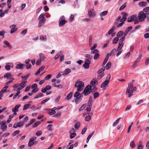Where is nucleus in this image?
<instances>
[{"instance_id":"1","label":"nucleus","mask_w":149,"mask_h":149,"mask_svg":"<svg viewBox=\"0 0 149 149\" xmlns=\"http://www.w3.org/2000/svg\"><path fill=\"white\" fill-rule=\"evenodd\" d=\"M128 87L127 88L126 93H128V97H131L132 95L133 91H136V87L133 88L132 85V83H129L128 84Z\"/></svg>"},{"instance_id":"2","label":"nucleus","mask_w":149,"mask_h":149,"mask_svg":"<svg viewBox=\"0 0 149 149\" xmlns=\"http://www.w3.org/2000/svg\"><path fill=\"white\" fill-rule=\"evenodd\" d=\"M74 86L77 88V91H81L84 88V83L81 81H78L75 83Z\"/></svg>"},{"instance_id":"3","label":"nucleus","mask_w":149,"mask_h":149,"mask_svg":"<svg viewBox=\"0 0 149 149\" xmlns=\"http://www.w3.org/2000/svg\"><path fill=\"white\" fill-rule=\"evenodd\" d=\"M93 88H92L91 86L90 85H88L85 88L83 92L84 93V95L86 96L88 95L92 91V89Z\"/></svg>"},{"instance_id":"4","label":"nucleus","mask_w":149,"mask_h":149,"mask_svg":"<svg viewBox=\"0 0 149 149\" xmlns=\"http://www.w3.org/2000/svg\"><path fill=\"white\" fill-rule=\"evenodd\" d=\"M138 17L140 22L144 21L146 19V14L143 12L141 11L139 13Z\"/></svg>"},{"instance_id":"5","label":"nucleus","mask_w":149,"mask_h":149,"mask_svg":"<svg viewBox=\"0 0 149 149\" xmlns=\"http://www.w3.org/2000/svg\"><path fill=\"white\" fill-rule=\"evenodd\" d=\"M111 77L110 74H108L106 78V80L101 85V87L103 88V89H105V88H104L108 84L109 82V80Z\"/></svg>"},{"instance_id":"6","label":"nucleus","mask_w":149,"mask_h":149,"mask_svg":"<svg viewBox=\"0 0 149 149\" xmlns=\"http://www.w3.org/2000/svg\"><path fill=\"white\" fill-rule=\"evenodd\" d=\"M93 10H94L93 9H90L88 10V14L91 18L93 17L95 15V14L93 12Z\"/></svg>"},{"instance_id":"7","label":"nucleus","mask_w":149,"mask_h":149,"mask_svg":"<svg viewBox=\"0 0 149 149\" xmlns=\"http://www.w3.org/2000/svg\"><path fill=\"white\" fill-rule=\"evenodd\" d=\"M126 36H125L124 34L123 36L120 38L118 43V48L120 47V46H121L120 48H122L123 46V42L125 39V37Z\"/></svg>"},{"instance_id":"8","label":"nucleus","mask_w":149,"mask_h":149,"mask_svg":"<svg viewBox=\"0 0 149 149\" xmlns=\"http://www.w3.org/2000/svg\"><path fill=\"white\" fill-rule=\"evenodd\" d=\"M122 14L123 15L122 18L120 20V22H123L126 20L127 19L126 17L128 15V14L127 13H125L124 12H123L122 13Z\"/></svg>"},{"instance_id":"9","label":"nucleus","mask_w":149,"mask_h":149,"mask_svg":"<svg viewBox=\"0 0 149 149\" xmlns=\"http://www.w3.org/2000/svg\"><path fill=\"white\" fill-rule=\"evenodd\" d=\"M137 15L136 14L132 16L131 17H129L127 19V22H130L136 19L137 17Z\"/></svg>"},{"instance_id":"10","label":"nucleus","mask_w":149,"mask_h":149,"mask_svg":"<svg viewBox=\"0 0 149 149\" xmlns=\"http://www.w3.org/2000/svg\"><path fill=\"white\" fill-rule=\"evenodd\" d=\"M45 20L46 19L45 17H43L42 19L39 21L38 24V26L39 27H40L43 25L44 24Z\"/></svg>"},{"instance_id":"11","label":"nucleus","mask_w":149,"mask_h":149,"mask_svg":"<svg viewBox=\"0 0 149 149\" xmlns=\"http://www.w3.org/2000/svg\"><path fill=\"white\" fill-rule=\"evenodd\" d=\"M24 65L23 64L21 63L16 64L15 68L16 69H20L22 70L23 69Z\"/></svg>"},{"instance_id":"12","label":"nucleus","mask_w":149,"mask_h":149,"mask_svg":"<svg viewBox=\"0 0 149 149\" xmlns=\"http://www.w3.org/2000/svg\"><path fill=\"white\" fill-rule=\"evenodd\" d=\"M98 82L95 79H93L91 82V86H95L97 84Z\"/></svg>"},{"instance_id":"13","label":"nucleus","mask_w":149,"mask_h":149,"mask_svg":"<svg viewBox=\"0 0 149 149\" xmlns=\"http://www.w3.org/2000/svg\"><path fill=\"white\" fill-rule=\"evenodd\" d=\"M21 105L18 104L14 108L12 109V111L13 112H17L18 111V108L20 107Z\"/></svg>"},{"instance_id":"14","label":"nucleus","mask_w":149,"mask_h":149,"mask_svg":"<svg viewBox=\"0 0 149 149\" xmlns=\"http://www.w3.org/2000/svg\"><path fill=\"white\" fill-rule=\"evenodd\" d=\"M132 26H130L127 28L125 31L124 34H125V36H126L128 34V32L132 29Z\"/></svg>"},{"instance_id":"15","label":"nucleus","mask_w":149,"mask_h":149,"mask_svg":"<svg viewBox=\"0 0 149 149\" xmlns=\"http://www.w3.org/2000/svg\"><path fill=\"white\" fill-rule=\"evenodd\" d=\"M147 3L146 2L141 1L139 3V5L141 7H145L147 6Z\"/></svg>"},{"instance_id":"16","label":"nucleus","mask_w":149,"mask_h":149,"mask_svg":"<svg viewBox=\"0 0 149 149\" xmlns=\"http://www.w3.org/2000/svg\"><path fill=\"white\" fill-rule=\"evenodd\" d=\"M45 66L43 65L41 67H40L37 72L35 73V75H37L39 74L40 72L41 71L43 70L45 68Z\"/></svg>"},{"instance_id":"17","label":"nucleus","mask_w":149,"mask_h":149,"mask_svg":"<svg viewBox=\"0 0 149 149\" xmlns=\"http://www.w3.org/2000/svg\"><path fill=\"white\" fill-rule=\"evenodd\" d=\"M59 26H61L64 25L67 22V21L66 20H59Z\"/></svg>"},{"instance_id":"18","label":"nucleus","mask_w":149,"mask_h":149,"mask_svg":"<svg viewBox=\"0 0 149 149\" xmlns=\"http://www.w3.org/2000/svg\"><path fill=\"white\" fill-rule=\"evenodd\" d=\"M71 72L70 69L67 68L64 71V73H63V75L65 76L67 74H68L69 73Z\"/></svg>"},{"instance_id":"19","label":"nucleus","mask_w":149,"mask_h":149,"mask_svg":"<svg viewBox=\"0 0 149 149\" xmlns=\"http://www.w3.org/2000/svg\"><path fill=\"white\" fill-rule=\"evenodd\" d=\"M109 58V56L107 54L104 60V61L103 62V63H102V66H104L106 63H107V61H108V59Z\"/></svg>"},{"instance_id":"20","label":"nucleus","mask_w":149,"mask_h":149,"mask_svg":"<svg viewBox=\"0 0 149 149\" xmlns=\"http://www.w3.org/2000/svg\"><path fill=\"white\" fill-rule=\"evenodd\" d=\"M82 99V98H81V96L79 97H77L75 99V102L77 104L79 103Z\"/></svg>"},{"instance_id":"21","label":"nucleus","mask_w":149,"mask_h":149,"mask_svg":"<svg viewBox=\"0 0 149 149\" xmlns=\"http://www.w3.org/2000/svg\"><path fill=\"white\" fill-rule=\"evenodd\" d=\"M11 73L8 72L6 74H5L4 76V78H7V79H8L11 78Z\"/></svg>"},{"instance_id":"22","label":"nucleus","mask_w":149,"mask_h":149,"mask_svg":"<svg viewBox=\"0 0 149 149\" xmlns=\"http://www.w3.org/2000/svg\"><path fill=\"white\" fill-rule=\"evenodd\" d=\"M8 87L7 86H4L3 88L0 91V93H5L7 91L6 89Z\"/></svg>"},{"instance_id":"23","label":"nucleus","mask_w":149,"mask_h":149,"mask_svg":"<svg viewBox=\"0 0 149 149\" xmlns=\"http://www.w3.org/2000/svg\"><path fill=\"white\" fill-rule=\"evenodd\" d=\"M56 111L54 110H53L52 109H51L49 110V111L48 112V113L49 115H52L56 113Z\"/></svg>"},{"instance_id":"24","label":"nucleus","mask_w":149,"mask_h":149,"mask_svg":"<svg viewBox=\"0 0 149 149\" xmlns=\"http://www.w3.org/2000/svg\"><path fill=\"white\" fill-rule=\"evenodd\" d=\"M72 95V92H70L67 95L66 97V99L67 100H70L71 98Z\"/></svg>"},{"instance_id":"25","label":"nucleus","mask_w":149,"mask_h":149,"mask_svg":"<svg viewBox=\"0 0 149 149\" xmlns=\"http://www.w3.org/2000/svg\"><path fill=\"white\" fill-rule=\"evenodd\" d=\"M31 105V104H25L24 105V108L23 109V110L24 111L26 110L28 108H29Z\"/></svg>"},{"instance_id":"26","label":"nucleus","mask_w":149,"mask_h":149,"mask_svg":"<svg viewBox=\"0 0 149 149\" xmlns=\"http://www.w3.org/2000/svg\"><path fill=\"white\" fill-rule=\"evenodd\" d=\"M90 64L88 63H86V62H84V64L83 65V66L86 69H88L89 67V65Z\"/></svg>"},{"instance_id":"27","label":"nucleus","mask_w":149,"mask_h":149,"mask_svg":"<svg viewBox=\"0 0 149 149\" xmlns=\"http://www.w3.org/2000/svg\"><path fill=\"white\" fill-rule=\"evenodd\" d=\"M111 62H108L106 64V69L107 70L109 69L111 67Z\"/></svg>"},{"instance_id":"28","label":"nucleus","mask_w":149,"mask_h":149,"mask_svg":"<svg viewBox=\"0 0 149 149\" xmlns=\"http://www.w3.org/2000/svg\"><path fill=\"white\" fill-rule=\"evenodd\" d=\"M116 52V49H113L111 52L109 53L108 54H107L108 55L110 56L111 55H115V53Z\"/></svg>"},{"instance_id":"29","label":"nucleus","mask_w":149,"mask_h":149,"mask_svg":"<svg viewBox=\"0 0 149 149\" xmlns=\"http://www.w3.org/2000/svg\"><path fill=\"white\" fill-rule=\"evenodd\" d=\"M1 129L3 131H6L7 128V125H1L0 127Z\"/></svg>"},{"instance_id":"30","label":"nucleus","mask_w":149,"mask_h":149,"mask_svg":"<svg viewBox=\"0 0 149 149\" xmlns=\"http://www.w3.org/2000/svg\"><path fill=\"white\" fill-rule=\"evenodd\" d=\"M99 96V93L97 92H95L93 94V98L94 99H95L97 97H98Z\"/></svg>"},{"instance_id":"31","label":"nucleus","mask_w":149,"mask_h":149,"mask_svg":"<svg viewBox=\"0 0 149 149\" xmlns=\"http://www.w3.org/2000/svg\"><path fill=\"white\" fill-rule=\"evenodd\" d=\"M124 32L123 31H120L117 34V37H118L119 38V37H120L122 36L123 35V34Z\"/></svg>"},{"instance_id":"32","label":"nucleus","mask_w":149,"mask_h":149,"mask_svg":"<svg viewBox=\"0 0 149 149\" xmlns=\"http://www.w3.org/2000/svg\"><path fill=\"white\" fill-rule=\"evenodd\" d=\"M119 39L118 37H116L113 40V44H116L118 41Z\"/></svg>"},{"instance_id":"33","label":"nucleus","mask_w":149,"mask_h":149,"mask_svg":"<svg viewBox=\"0 0 149 149\" xmlns=\"http://www.w3.org/2000/svg\"><path fill=\"white\" fill-rule=\"evenodd\" d=\"M92 96H90L89 97L88 102V105H92Z\"/></svg>"},{"instance_id":"34","label":"nucleus","mask_w":149,"mask_h":149,"mask_svg":"<svg viewBox=\"0 0 149 149\" xmlns=\"http://www.w3.org/2000/svg\"><path fill=\"white\" fill-rule=\"evenodd\" d=\"M40 59L42 61L44 60L46 58L45 56L42 53H40Z\"/></svg>"},{"instance_id":"35","label":"nucleus","mask_w":149,"mask_h":149,"mask_svg":"<svg viewBox=\"0 0 149 149\" xmlns=\"http://www.w3.org/2000/svg\"><path fill=\"white\" fill-rule=\"evenodd\" d=\"M120 119V118H118L116 121L114 122L113 124V126H115L116 125H117L118 124V123Z\"/></svg>"},{"instance_id":"36","label":"nucleus","mask_w":149,"mask_h":149,"mask_svg":"<svg viewBox=\"0 0 149 149\" xmlns=\"http://www.w3.org/2000/svg\"><path fill=\"white\" fill-rule=\"evenodd\" d=\"M85 59L91 60L92 57L89 54H86L85 55Z\"/></svg>"},{"instance_id":"37","label":"nucleus","mask_w":149,"mask_h":149,"mask_svg":"<svg viewBox=\"0 0 149 149\" xmlns=\"http://www.w3.org/2000/svg\"><path fill=\"white\" fill-rule=\"evenodd\" d=\"M80 125V122H78L75 124V128L77 130L79 127Z\"/></svg>"},{"instance_id":"38","label":"nucleus","mask_w":149,"mask_h":149,"mask_svg":"<svg viewBox=\"0 0 149 149\" xmlns=\"http://www.w3.org/2000/svg\"><path fill=\"white\" fill-rule=\"evenodd\" d=\"M34 144V143L33 141H31V140L29 141L28 143V146L29 147H31Z\"/></svg>"},{"instance_id":"39","label":"nucleus","mask_w":149,"mask_h":149,"mask_svg":"<svg viewBox=\"0 0 149 149\" xmlns=\"http://www.w3.org/2000/svg\"><path fill=\"white\" fill-rule=\"evenodd\" d=\"M40 39L43 40H46L47 39V37L46 36H40Z\"/></svg>"},{"instance_id":"40","label":"nucleus","mask_w":149,"mask_h":149,"mask_svg":"<svg viewBox=\"0 0 149 149\" xmlns=\"http://www.w3.org/2000/svg\"><path fill=\"white\" fill-rule=\"evenodd\" d=\"M61 115V112H59L57 113H56V114H55V115H54L53 116L54 117H55V118H58L60 117Z\"/></svg>"},{"instance_id":"41","label":"nucleus","mask_w":149,"mask_h":149,"mask_svg":"<svg viewBox=\"0 0 149 149\" xmlns=\"http://www.w3.org/2000/svg\"><path fill=\"white\" fill-rule=\"evenodd\" d=\"M108 12V11H104L101 13L100 14V15L101 16H105L107 14Z\"/></svg>"},{"instance_id":"42","label":"nucleus","mask_w":149,"mask_h":149,"mask_svg":"<svg viewBox=\"0 0 149 149\" xmlns=\"http://www.w3.org/2000/svg\"><path fill=\"white\" fill-rule=\"evenodd\" d=\"M100 54L98 53H96L94 55L93 58L94 60H97L100 56Z\"/></svg>"},{"instance_id":"43","label":"nucleus","mask_w":149,"mask_h":149,"mask_svg":"<svg viewBox=\"0 0 149 149\" xmlns=\"http://www.w3.org/2000/svg\"><path fill=\"white\" fill-rule=\"evenodd\" d=\"M43 95V94L42 93H40L37 95H36V96L35 97V99H37L39 97L42 96Z\"/></svg>"},{"instance_id":"44","label":"nucleus","mask_w":149,"mask_h":149,"mask_svg":"<svg viewBox=\"0 0 149 149\" xmlns=\"http://www.w3.org/2000/svg\"><path fill=\"white\" fill-rule=\"evenodd\" d=\"M17 126L18 127H22L24 124V123L22 121H20L19 123H17Z\"/></svg>"},{"instance_id":"45","label":"nucleus","mask_w":149,"mask_h":149,"mask_svg":"<svg viewBox=\"0 0 149 149\" xmlns=\"http://www.w3.org/2000/svg\"><path fill=\"white\" fill-rule=\"evenodd\" d=\"M74 15L72 14L70 17L69 21L70 22H72L74 20Z\"/></svg>"},{"instance_id":"46","label":"nucleus","mask_w":149,"mask_h":149,"mask_svg":"<svg viewBox=\"0 0 149 149\" xmlns=\"http://www.w3.org/2000/svg\"><path fill=\"white\" fill-rule=\"evenodd\" d=\"M41 123L40 121H38L35 122L34 125L33 126V127H37V126Z\"/></svg>"},{"instance_id":"47","label":"nucleus","mask_w":149,"mask_h":149,"mask_svg":"<svg viewBox=\"0 0 149 149\" xmlns=\"http://www.w3.org/2000/svg\"><path fill=\"white\" fill-rule=\"evenodd\" d=\"M27 81H23L21 83L19 84V85L21 86H24V87H25V86H26L25 84L26 83Z\"/></svg>"},{"instance_id":"48","label":"nucleus","mask_w":149,"mask_h":149,"mask_svg":"<svg viewBox=\"0 0 149 149\" xmlns=\"http://www.w3.org/2000/svg\"><path fill=\"white\" fill-rule=\"evenodd\" d=\"M113 31V29H110L108 32V34L110 35L111 34V36L113 37L114 35V34L112 33Z\"/></svg>"},{"instance_id":"49","label":"nucleus","mask_w":149,"mask_h":149,"mask_svg":"<svg viewBox=\"0 0 149 149\" xmlns=\"http://www.w3.org/2000/svg\"><path fill=\"white\" fill-rule=\"evenodd\" d=\"M126 6V3H125L119 9V10L120 11L124 9Z\"/></svg>"},{"instance_id":"50","label":"nucleus","mask_w":149,"mask_h":149,"mask_svg":"<svg viewBox=\"0 0 149 149\" xmlns=\"http://www.w3.org/2000/svg\"><path fill=\"white\" fill-rule=\"evenodd\" d=\"M91 107L92 105H90L88 104L87 107L86 109V111L87 112L89 111V112L91 111Z\"/></svg>"},{"instance_id":"51","label":"nucleus","mask_w":149,"mask_h":149,"mask_svg":"<svg viewBox=\"0 0 149 149\" xmlns=\"http://www.w3.org/2000/svg\"><path fill=\"white\" fill-rule=\"evenodd\" d=\"M91 50V53L92 54H95L96 53H97V52H99L96 49H93L92 50Z\"/></svg>"},{"instance_id":"52","label":"nucleus","mask_w":149,"mask_h":149,"mask_svg":"<svg viewBox=\"0 0 149 149\" xmlns=\"http://www.w3.org/2000/svg\"><path fill=\"white\" fill-rule=\"evenodd\" d=\"M130 146L132 148H134L135 146V144L134 141H132L130 143Z\"/></svg>"},{"instance_id":"53","label":"nucleus","mask_w":149,"mask_h":149,"mask_svg":"<svg viewBox=\"0 0 149 149\" xmlns=\"http://www.w3.org/2000/svg\"><path fill=\"white\" fill-rule=\"evenodd\" d=\"M105 70V68L104 67H103L102 68H101L98 72V74H100L102 73V72H103Z\"/></svg>"},{"instance_id":"54","label":"nucleus","mask_w":149,"mask_h":149,"mask_svg":"<svg viewBox=\"0 0 149 149\" xmlns=\"http://www.w3.org/2000/svg\"><path fill=\"white\" fill-rule=\"evenodd\" d=\"M27 31L28 30L27 29H25L22 31L21 33L23 34L24 36L26 33L27 32Z\"/></svg>"},{"instance_id":"55","label":"nucleus","mask_w":149,"mask_h":149,"mask_svg":"<svg viewBox=\"0 0 149 149\" xmlns=\"http://www.w3.org/2000/svg\"><path fill=\"white\" fill-rule=\"evenodd\" d=\"M19 132L20 131L19 130H16L14 132V133L13 134V136H15L18 134Z\"/></svg>"},{"instance_id":"56","label":"nucleus","mask_w":149,"mask_h":149,"mask_svg":"<svg viewBox=\"0 0 149 149\" xmlns=\"http://www.w3.org/2000/svg\"><path fill=\"white\" fill-rule=\"evenodd\" d=\"M42 132L39 130L36 132V134L37 136H40L42 134Z\"/></svg>"},{"instance_id":"57","label":"nucleus","mask_w":149,"mask_h":149,"mask_svg":"<svg viewBox=\"0 0 149 149\" xmlns=\"http://www.w3.org/2000/svg\"><path fill=\"white\" fill-rule=\"evenodd\" d=\"M52 77V75L50 74H49L47 75L45 78V79L46 80H47L51 78Z\"/></svg>"},{"instance_id":"58","label":"nucleus","mask_w":149,"mask_h":149,"mask_svg":"<svg viewBox=\"0 0 149 149\" xmlns=\"http://www.w3.org/2000/svg\"><path fill=\"white\" fill-rule=\"evenodd\" d=\"M86 106V104H84L81 106L79 109V111L83 110Z\"/></svg>"},{"instance_id":"59","label":"nucleus","mask_w":149,"mask_h":149,"mask_svg":"<svg viewBox=\"0 0 149 149\" xmlns=\"http://www.w3.org/2000/svg\"><path fill=\"white\" fill-rule=\"evenodd\" d=\"M17 29L16 28H12L10 31V33L11 34H13L14 32H15L16 31Z\"/></svg>"},{"instance_id":"60","label":"nucleus","mask_w":149,"mask_h":149,"mask_svg":"<svg viewBox=\"0 0 149 149\" xmlns=\"http://www.w3.org/2000/svg\"><path fill=\"white\" fill-rule=\"evenodd\" d=\"M29 75H30V74H28L25 75L24 76H22V79H24L25 80H26L28 78V77H29Z\"/></svg>"},{"instance_id":"61","label":"nucleus","mask_w":149,"mask_h":149,"mask_svg":"<svg viewBox=\"0 0 149 149\" xmlns=\"http://www.w3.org/2000/svg\"><path fill=\"white\" fill-rule=\"evenodd\" d=\"M50 99V98H48V99L44 100H43L41 102V104H44V103H45L46 102H47Z\"/></svg>"},{"instance_id":"62","label":"nucleus","mask_w":149,"mask_h":149,"mask_svg":"<svg viewBox=\"0 0 149 149\" xmlns=\"http://www.w3.org/2000/svg\"><path fill=\"white\" fill-rule=\"evenodd\" d=\"M61 53V52H58L57 53V54H56L54 57V58L55 60H56L59 57V56L60 55V53Z\"/></svg>"},{"instance_id":"63","label":"nucleus","mask_w":149,"mask_h":149,"mask_svg":"<svg viewBox=\"0 0 149 149\" xmlns=\"http://www.w3.org/2000/svg\"><path fill=\"white\" fill-rule=\"evenodd\" d=\"M79 92V91H76L75 92L74 95V96L75 97H78V96L80 95V93Z\"/></svg>"},{"instance_id":"64","label":"nucleus","mask_w":149,"mask_h":149,"mask_svg":"<svg viewBox=\"0 0 149 149\" xmlns=\"http://www.w3.org/2000/svg\"><path fill=\"white\" fill-rule=\"evenodd\" d=\"M76 135V134L75 133H73L71 134L70 135V137L71 139H72L74 137H75Z\"/></svg>"}]
</instances>
